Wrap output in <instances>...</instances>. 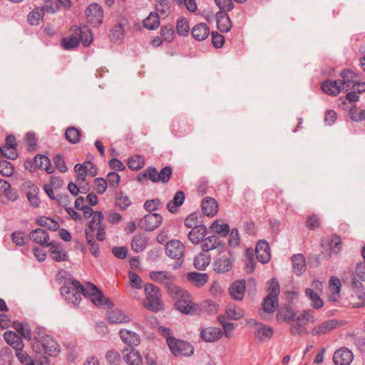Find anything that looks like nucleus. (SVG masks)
<instances>
[{
    "label": "nucleus",
    "mask_w": 365,
    "mask_h": 365,
    "mask_svg": "<svg viewBox=\"0 0 365 365\" xmlns=\"http://www.w3.org/2000/svg\"><path fill=\"white\" fill-rule=\"evenodd\" d=\"M175 306L180 312L191 315L200 314L202 312L208 314H215L218 311V305L214 301L206 299L200 304H196L187 292L183 299L176 301Z\"/></svg>",
    "instance_id": "nucleus-1"
},
{
    "label": "nucleus",
    "mask_w": 365,
    "mask_h": 365,
    "mask_svg": "<svg viewBox=\"0 0 365 365\" xmlns=\"http://www.w3.org/2000/svg\"><path fill=\"white\" fill-rule=\"evenodd\" d=\"M71 34L61 41V45L65 49H72L76 47L80 42L85 47L89 46L93 42V35L88 26L83 25L72 26L70 29Z\"/></svg>",
    "instance_id": "nucleus-2"
},
{
    "label": "nucleus",
    "mask_w": 365,
    "mask_h": 365,
    "mask_svg": "<svg viewBox=\"0 0 365 365\" xmlns=\"http://www.w3.org/2000/svg\"><path fill=\"white\" fill-rule=\"evenodd\" d=\"M149 276L153 281L164 284L170 297L177 301L183 299L184 295L187 293L186 290L174 284L175 277L168 272L153 271L150 272Z\"/></svg>",
    "instance_id": "nucleus-3"
},
{
    "label": "nucleus",
    "mask_w": 365,
    "mask_h": 365,
    "mask_svg": "<svg viewBox=\"0 0 365 365\" xmlns=\"http://www.w3.org/2000/svg\"><path fill=\"white\" fill-rule=\"evenodd\" d=\"M104 215L100 211H96L91 220L88 222L85 229L86 238L95 237L99 241H103L106 237V225L103 223Z\"/></svg>",
    "instance_id": "nucleus-4"
},
{
    "label": "nucleus",
    "mask_w": 365,
    "mask_h": 365,
    "mask_svg": "<svg viewBox=\"0 0 365 365\" xmlns=\"http://www.w3.org/2000/svg\"><path fill=\"white\" fill-rule=\"evenodd\" d=\"M34 339L36 340V352L51 356H55L58 354V346L51 336L38 334L37 336H34Z\"/></svg>",
    "instance_id": "nucleus-5"
},
{
    "label": "nucleus",
    "mask_w": 365,
    "mask_h": 365,
    "mask_svg": "<svg viewBox=\"0 0 365 365\" xmlns=\"http://www.w3.org/2000/svg\"><path fill=\"white\" fill-rule=\"evenodd\" d=\"M144 292L146 297L144 306L146 309L155 312L163 309V304L160 300L161 294L158 287L152 284H146L144 286Z\"/></svg>",
    "instance_id": "nucleus-6"
},
{
    "label": "nucleus",
    "mask_w": 365,
    "mask_h": 365,
    "mask_svg": "<svg viewBox=\"0 0 365 365\" xmlns=\"http://www.w3.org/2000/svg\"><path fill=\"white\" fill-rule=\"evenodd\" d=\"M279 294V284L273 278L269 281V294L264 299L263 309L267 313H273L278 306V295Z\"/></svg>",
    "instance_id": "nucleus-7"
},
{
    "label": "nucleus",
    "mask_w": 365,
    "mask_h": 365,
    "mask_svg": "<svg viewBox=\"0 0 365 365\" xmlns=\"http://www.w3.org/2000/svg\"><path fill=\"white\" fill-rule=\"evenodd\" d=\"M61 294L69 303L78 304L81 299V284L76 280L65 283L61 288Z\"/></svg>",
    "instance_id": "nucleus-8"
},
{
    "label": "nucleus",
    "mask_w": 365,
    "mask_h": 365,
    "mask_svg": "<svg viewBox=\"0 0 365 365\" xmlns=\"http://www.w3.org/2000/svg\"><path fill=\"white\" fill-rule=\"evenodd\" d=\"M167 344L175 356H189L193 354V346L187 341L168 336L167 337Z\"/></svg>",
    "instance_id": "nucleus-9"
},
{
    "label": "nucleus",
    "mask_w": 365,
    "mask_h": 365,
    "mask_svg": "<svg viewBox=\"0 0 365 365\" xmlns=\"http://www.w3.org/2000/svg\"><path fill=\"white\" fill-rule=\"evenodd\" d=\"M86 16L88 21L93 26H99L103 19L102 7L96 3L90 4L86 10Z\"/></svg>",
    "instance_id": "nucleus-10"
},
{
    "label": "nucleus",
    "mask_w": 365,
    "mask_h": 365,
    "mask_svg": "<svg viewBox=\"0 0 365 365\" xmlns=\"http://www.w3.org/2000/svg\"><path fill=\"white\" fill-rule=\"evenodd\" d=\"M166 255L172 259H181L185 253L184 245L178 240H172L166 243Z\"/></svg>",
    "instance_id": "nucleus-11"
},
{
    "label": "nucleus",
    "mask_w": 365,
    "mask_h": 365,
    "mask_svg": "<svg viewBox=\"0 0 365 365\" xmlns=\"http://www.w3.org/2000/svg\"><path fill=\"white\" fill-rule=\"evenodd\" d=\"M162 217L158 213H150L144 216L139 222V226L145 230L152 231L158 227L162 222Z\"/></svg>",
    "instance_id": "nucleus-12"
},
{
    "label": "nucleus",
    "mask_w": 365,
    "mask_h": 365,
    "mask_svg": "<svg viewBox=\"0 0 365 365\" xmlns=\"http://www.w3.org/2000/svg\"><path fill=\"white\" fill-rule=\"evenodd\" d=\"M119 336L120 340L128 345V348L138 346L141 341L140 336L138 333L127 329H120Z\"/></svg>",
    "instance_id": "nucleus-13"
},
{
    "label": "nucleus",
    "mask_w": 365,
    "mask_h": 365,
    "mask_svg": "<svg viewBox=\"0 0 365 365\" xmlns=\"http://www.w3.org/2000/svg\"><path fill=\"white\" fill-rule=\"evenodd\" d=\"M354 359V354L346 347H341L335 351L333 361L335 365H349Z\"/></svg>",
    "instance_id": "nucleus-14"
},
{
    "label": "nucleus",
    "mask_w": 365,
    "mask_h": 365,
    "mask_svg": "<svg viewBox=\"0 0 365 365\" xmlns=\"http://www.w3.org/2000/svg\"><path fill=\"white\" fill-rule=\"evenodd\" d=\"M339 324L337 319H329L322 323L316 325L312 329V334L313 336H320L329 333L336 328Z\"/></svg>",
    "instance_id": "nucleus-15"
},
{
    "label": "nucleus",
    "mask_w": 365,
    "mask_h": 365,
    "mask_svg": "<svg viewBox=\"0 0 365 365\" xmlns=\"http://www.w3.org/2000/svg\"><path fill=\"white\" fill-rule=\"evenodd\" d=\"M123 358L128 365H142L143 357L139 351L134 348L125 347L122 350Z\"/></svg>",
    "instance_id": "nucleus-16"
},
{
    "label": "nucleus",
    "mask_w": 365,
    "mask_h": 365,
    "mask_svg": "<svg viewBox=\"0 0 365 365\" xmlns=\"http://www.w3.org/2000/svg\"><path fill=\"white\" fill-rule=\"evenodd\" d=\"M255 253L259 262L262 264L269 262L271 258V255L268 242L265 240L259 241L256 245Z\"/></svg>",
    "instance_id": "nucleus-17"
},
{
    "label": "nucleus",
    "mask_w": 365,
    "mask_h": 365,
    "mask_svg": "<svg viewBox=\"0 0 365 365\" xmlns=\"http://www.w3.org/2000/svg\"><path fill=\"white\" fill-rule=\"evenodd\" d=\"M89 288L92 292L90 299L95 305H106L108 307H111L113 305L112 302L109 299L105 298L102 292L95 284H89L88 289Z\"/></svg>",
    "instance_id": "nucleus-18"
},
{
    "label": "nucleus",
    "mask_w": 365,
    "mask_h": 365,
    "mask_svg": "<svg viewBox=\"0 0 365 365\" xmlns=\"http://www.w3.org/2000/svg\"><path fill=\"white\" fill-rule=\"evenodd\" d=\"M340 76L341 78V80H340L341 83L346 91L351 89L353 85L356 83V81L359 78V76L356 73L349 69L341 71Z\"/></svg>",
    "instance_id": "nucleus-19"
},
{
    "label": "nucleus",
    "mask_w": 365,
    "mask_h": 365,
    "mask_svg": "<svg viewBox=\"0 0 365 365\" xmlns=\"http://www.w3.org/2000/svg\"><path fill=\"white\" fill-rule=\"evenodd\" d=\"M223 333L220 329L217 327H207L200 331V337L206 342H214L219 340Z\"/></svg>",
    "instance_id": "nucleus-20"
},
{
    "label": "nucleus",
    "mask_w": 365,
    "mask_h": 365,
    "mask_svg": "<svg viewBox=\"0 0 365 365\" xmlns=\"http://www.w3.org/2000/svg\"><path fill=\"white\" fill-rule=\"evenodd\" d=\"M245 289V280L242 279L233 282L229 289V292L233 299L240 301L244 297Z\"/></svg>",
    "instance_id": "nucleus-21"
},
{
    "label": "nucleus",
    "mask_w": 365,
    "mask_h": 365,
    "mask_svg": "<svg viewBox=\"0 0 365 365\" xmlns=\"http://www.w3.org/2000/svg\"><path fill=\"white\" fill-rule=\"evenodd\" d=\"M233 259L227 256H221L217 258L214 262V270L217 273H225L232 267Z\"/></svg>",
    "instance_id": "nucleus-22"
},
{
    "label": "nucleus",
    "mask_w": 365,
    "mask_h": 365,
    "mask_svg": "<svg viewBox=\"0 0 365 365\" xmlns=\"http://www.w3.org/2000/svg\"><path fill=\"white\" fill-rule=\"evenodd\" d=\"M321 88L325 93L331 96H336L341 91H344L340 80L325 81L322 83Z\"/></svg>",
    "instance_id": "nucleus-23"
},
{
    "label": "nucleus",
    "mask_w": 365,
    "mask_h": 365,
    "mask_svg": "<svg viewBox=\"0 0 365 365\" xmlns=\"http://www.w3.org/2000/svg\"><path fill=\"white\" fill-rule=\"evenodd\" d=\"M107 319L111 324H123L130 322L129 316L120 309L108 311L106 314Z\"/></svg>",
    "instance_id": "nucleus-24"
},
{
    "label": "nucleus",
    "mask_w": 365,
    "mask_h": 365,
    "mask_svg": "<svg viewBox=\"0 0 365 365\" xmlns=\"http://www.w3.org/2000/svg\"><path fill=\"white\" fill-rule=\"evenodd\" d=\"M4 339L8 344L12 346L16 352L23 349L24 343L21 338L12 331H7L4 334Z\"/></svg>",
    "instance_id": "nucleus-25"
},
{
    "label": "nucleus",
    "mask_w": 365,
    "mask_h": 365,
    "mask_svg": "<svg viewBox=\"0 0 365 365\" xmlns=\"http://www.w3.org/2000/svg\"><path fill=\"white\" fill-rule=\"evenodd\" d=\"M273 334L274 329L272 327L263 324L258 325V328L255 330V338L262 342L269 341Z\"/></svg>",
    "instance_id": "nucleus-26"
},
{
    "label": "nucleus",
    "mask_w": 365,
    "mask_h": 365,
    "mask_svg": "<svg viewBox=\"0 0 365 365\" xmlns=\"http://www.w3.org/2000/svg\"><path fill=\"white\" fill-rule=\"evenodd\" d=\"M217 29L221 32H228L232 28V21L227 13L218 11L216 14Z\"/></svg>",
    "instance_id": "nucleus-27"
},
{
    "label": "nucleus",
    "mask_w": 365,
    "mask_h": 365,
    "mask_svg": "<svg viewBox=\"0 0 365 365\" xmlns=\"http://www.w3.org/2000/svg\"><path fill=\"white\" fill-rule=\"evenodd\" d=\"M34 167L41 170H44L48 174L54 172L53 168L51 165L50 159L44 155H36L34 158Z\"/></svg>",
    "instance_id": "nucleus-28"
},
{
    "label": "nucleus",
    "mask_w": 365,
    "mask_h": 365,
    "mask_svg": "<svg viewBox=\"0 0 365 365\" xmlns=\"http://www.w3.org/2000/svg\"><path fill=\"white\" fill-rule=\"evenodd\" d=\"M201 207L204 215L212 217L217 212L218 203L212 197H206L202 200Z\"/></svg>",
    "instance_id": "nucleus-29"
},
{
    "label": "nucleus",
    "mask_w": 365,
    "mask_h": 365,
    "mask_svg": "<svg viewBox=\"0 0 365 365\" xmlns=\"http://www.w3.org/2000/svg\"><path fill=\"white\" fill-rule=\"evenodd\" d=\"M292 267L294 274L302 275L306 271L305 257L302 254H295L292 257Z\"/></svg>",
    "instance_id": "nucleus-30"
},
{
    "label": "nucleus",
    "mask_w": 365,
    "mask_h": 365,
    "mask_svg": "<svg viewBox=\"0 0 365 365\" xmlns=\"http://www.w3.org/2000/svg\"><path fill=\"white\" fill-rule=\"evenodd\" d=\"M30 237L35 242L44 247H48L51 242H48L49 236L46 231L42 229H36L30 233Z\"/></svg>",
    "instance_id": "nucleus-31"
},
{
    "label": "nucleus",
    "mask_w": 365,
    "mask_h": 365,
    "mask_svg": "<svg viewBox=\"0 0 365 365\" xmlns=\"http://www.w3.org/2000/svg\"><path fill=\"white\" fill-rule=\"evenodd\" d=\"M207 228L205 225H200L199 227H194L188 233V239L193 244L200 243L205 237Z\"/></svg>",
    "instance_id": "nucleus-32"
},
{
    "label": "nucleus",
    "mask_w": 365,
    "mask_h": 365,
    "mask_svg": "<svg viewBox=\"0 0 365 365\" xmlns=\"http://www.w3.org/2000/svg\"><path fill=\"white\" fill-rule=\"evenodd\" d=\"M192 37L197 41H203L210 34V28L205 23L196 24L191 30Z\"/></svg>",
    "instance_id": "nucleus-33"
},
{
    "label": "nucleus",
    "mask_w": 365,
    "mask_h": 365,
    "mask_svg": "<svg viewBox=\"0 0 365 365\" xmlns=\"http://www.w3.org/2000/svg\"><path fill=\"white\" fill-rule=\"evenodd\" d=\"M201 247L203 252L207 253L210 250L214 249L221 250L222 248L220 245L219 238L215 235H212L204 238Z\"/></svg>",
    "instance_id": "nucleus-34"
},
{
    "label": "nucleus",
    "mask_w": 365,
    "mask_h": 365,
    "mask_svg": "<svg viewBox=\"0 0 365 365\" xmlns=\"http://www.w3.org/2000/svg\"><path fill=\"white\" fill-rule=\"evenodd\" d=\"M48 247H50L49 252L55 261L62 262L66 260V252L63 250L59 244L51 242Z\"/></svg>",
    "instance_id": "nucleus-35"
},
{
    "label": "nucleus",
    "mask_w": 365,
    "mask_h": 365,
    "mask_svg": "<svg viewBox=\"0 0 365 365\" xmlns=\"http://www.w3.org/2000/svg\"><path fill=\"white\" fill-rule=\"evenodd\" d=\"M187 279L194 286L201 287L207 282L208 275L206 273L190 272Z\"/></svg>",
    "instance_id": "nucleus-36"
},
{
    "label": "nucleus",
    "mask_w": 365,
    "mask_h": 365,
    "mask_svg": "<svg viewBox=\"0 0 365 365\" xmlns=\"http://www.w3.org/2000/svg\"><path fill=\"white\" fill-rule=\"evenodd\" d=\"M148 244L145 237L142 235H135L131 240V249L133 252L138 253L145 250Z\"/></svg>",
    "instance_id": "nucleus-37"
},
{
    "label": "nucleus",
    "mask_w": 365,
    "mask_h": 365,
    "mask_svg": "<svg viewBox=\"0 0 365 365\" xmlns=\"http://www.w3.org/2000/svg\"><path fill=\"white\" fill-rule=\"evenodd\" d=\"M185 197V193L182 191H178L175 194L173 200L167 204V208L169 212L172 213L175 212L177 210V208L183 203Z\"/></svg>",
    "instance_id": "nucleus-38"
},
{
    "label": "nucleus",
    "mask_w": 365,
    "mask_h": 365,
    "mask_svg": "<svg viewBox=\"0 0 365 365\" xmlns=\"http://www.w3.org/2000/svg\"><path fill=\"white\" fill-rule=\"evenodd\" d=\"M210 256L207 253L202 252L195 257L193 265L196 269L203 270L210 264Z\"/></svg>",
    "instance_id": "nucleus-39"
},
{
    "label": "nucleus",
    "mask_w": 365,
    "mask_h": 365,
    "mask_svg": "<svg viewBox=\"0 0 365 365\" xmlns=\"http://www.w3.org/2000/svg\"><path fill=\"white\" fill-rule=\"evenodd\" d=\"M44 13L41 7L33 9L27 16V21L31 26H37L43 20Z\"/></svg>",
    "instance_id": "nucleus-40"
},
{
    "label": "nucleus",
    "mask_w": 365,
    "mask_h": 365,
    "mask_svg": "<svg viewBox=\"0 0 365 365\" xmlns=\"http://www.w3.org/2000/svg\"><path fill=\"white\" fill-rule=\"evenodd\" d=\"M226 315L230 319L239 320L245 315V311L236 306L230 304L226 308Z\"/></svg>",
    "instance_id": "nucleus-41"
},
{
    "label": "nucleus",
    "mask_w": 365,
    "mask_h": 365,
    "mask_svg": "<svg viewBox=\"0 0 365 365\" xmlns=\"http://www.w3.org/2000/svg\"><path fill=\"white\" fill-rule=\"evenodd\" d=\"M306 296L311 300V305L314 309H320L324 306L323 300L319 297V294L314 292L313 289H305Z\"/></svg>",
    "instance_id": "nucleus-42"
},
{
    "label": "nucleus",
    "mask_w": 365,
    "mask_h": 365,
    "mask_svg": "<svg viewBox=\"0 0 365 365\" xmlns=\"http://www.w3.org/2000/svg\"><path fill=\"white\" fill-rule=\"evenodd\" d=\"M159 14L155 12H150L148 16L143 20V26L149 30H154L159 26Z\"/></svg>",
    "instance_id": "nucleus-43"
},
{
    "label": "nucleus",
    "mask_w": 365,
    "mask_h": 365,
    "mask_svg": "<svg viewBox=\"0 0 365 365\" xmlns=\"http://www.w3.org/2000/svg\"><path fill=\"white\" fill-rule=\"evenodd\" d=\"M43 190L49 198L51 200H56L59 204L66 206L68 203H69L68 196L67 195H61L56 197L53 192L54 189L51 187L50 185H44Z\"/></svg>",
    "instance_id": "nucleus-44"
},
{
    "label": "nucleus",
    "mask_w": 365,
    "mask_h": 365,
    "mask_svg": "<svg viewBox=\"0 0 365 365\" xmlns=\"http://www.w3.org/2000/svg\"><path fill=\"white\" fill-rule=\"evenodd\" d=\"M81 132L76 127H69L66 130V139L71 144H76L80 142Z\"/></svg>",
    "instance_id": "nucleus-45"
},
{
    "label": "nucleus",
    "mask_w": 365,
    "mask_h": 365,
    "mask_svg": "<svg viewBox=\"0 0 365 365\" xmlns=\"http://www.w3.org/2000/svg\"><path fill=\"white\" fill-rule=\"evenodd\" d=\"M14 327L25 339L31 340L32 334L27 323L15 322H14Z\"/></svg>",
    "instance_id": "nucleus-46"
},
{
    "label": "nucleus",
    "mask_w": 365,
    "mask_h": 365,
    "mask_svg": "<svg viewBox=\"0 0 365 365\" xmlns=\"http://www.w3.org/2000/svg\"><path fill=\"white\" fill-rule=\"evenodd\" d=\"M176 29L178 35L187 36L190 31V25L188 20L185 17H180L176 23Z\"/></svg>",
    "instance_id": "nucleus-47"
},
{
    "label": "nucleus",
    "mask_w": 365,
    "mask_h": 365,
    "mask_svg": "<svg viewBox=\"0 0 365 365\" xmlns=\"http://www.w3.org/2000/svg\"><path fill=\"white\" fill-rule=\"evenodd\" d=\"M36 223L42 227H46L50 230L56 231L59 228L58 223L53 219L41 217L36 220Z\"/></svg>",
    "instance_id": "nucleus-48"
},
{
    "label": "nucleus",
    "mask_w": 365,
    "mask_h": 365,
    "mask_svg": "<svg viewBox=\"0 0 365 365\" xmlns=\"http://www.w3.org/2000/svg\"><path fill=\"white\" fill-rule=\"evenodd\" d=\"M297 321V318L290 324V333L293 336L302 335L307 333L306 327Z\"/></svg>",
    "instance_id": "nucleus-49"
},
{
    "label": "nucleus",
    "mask_w": 365,
    "mask_h": 365,
    "mask_svg": "<svg viewBox=\"0 0 365 365\" xmlns=\"http://www.w3.org/2000/svg\"><path fill=\"white\" fill-rule=\"evenodd\" d=\"M144 164V158L141 155H134L130 158L128 161V166L133 170H140Z\"/></svg>",
    "instance_id": "nucleus-50"
},
{
    "label": "nucleus",
    "mask_w": 365,
    "mask_h": 365,
    "mask_svg": "<svg viewBox=\"0 0 365 365\" xmlns=\"http://www.w3.org/2000/svg\"><path fill=\"white\" fill-rule=\"evenodd\" d=\"M245 262L246 272L248 273H252L255 270L256 266L252 250L247 249L246 250Z\"/></svg>",
    "instance_id": "nucleus-51"
},
{
    "label": "nucleus",
    "mask_w": 365,
    "mask_h": 365,
    "mask_svg": "<svg viewBox=\"0 0 365 365\" xmlns=\"http://www.w3.org/2000/svg\"><path fill=\"white\" fill-rule=\"evenodd\" d=\"M160 35L162 38L167 42H171L175 38V31L173 26L166 25L161 27Z\"/></svg>",
    "instance_id": "nucleus-52"
},
{
    "label": "nucleus",
    "mask_w": 365,
    "mask_h": 365,
    "mask_svg": "<svg viewBox=\"0 0 365 365\" xmlns=\"http://www.w3.org/2000/svg\"><path fill=\"white\" fill-rule=\"evenodd\" d=\"M210 229L215 233H217L221 236H226L230 232V226L227 224H220L217 221L214 222Z\"/></svg>",
    "instance_id": "nucleus-53"
},
{
    "label": "nucleus",
    "mask_w": 365,
    "mask_h": 365,
    "mask_svg": "<svg viewBox=\"0 0 365 365\" xmlns=\"http://www.w3.org/2000/svg\"><path fill=\"white\" fill-rule=\"evenodd\" d=\"M155 9L158 14L166 16L170 14V4L168 0H158L155 4Z\"/></svg>",
    "instance_id": "nucleus-54"
},
{
    "label": "nucleus",
    "mask_w": 365,
    "mask_h": 365,
    "mask_svg": "<svg viewBox=\"0 0 365 365\" xmlns=\"http://www.w3.org/2000/svg\"><path fill=\"white\" fill-rule=\"evenodd\" d=\"M130 203L129 197L123 192H120L116 195L115 205L120 210H125L130 206Z\"/></svg>",
    "instance_id": "nucleus-55"
},
{
    "label": "nucleus",
    "mask_w": 365,
    "mask_h": 365,
    "mask_svg": "<svg viewBox=\"0 0 365 365\" xmlns=\"http://www.w3.org/2000/svg\"><path fill=\"white\" fill-rule=\"evenodd\" d=\"M14 168L11 163L3 160L0 161V173L5 177H10L13 175Z\"/></svg>",
    "instance_id": "nucleus-56"
},
{
    "label": "nucleus",
    "mask_w": 365,
    "mask_h": 365,
    "mask_svg": "<svg viewBox=\"0 0 365 365\" xmlns=\"http://www.w3.org/2000/svg\"><path fill=\"white\" fill-rule=\"evenodd\" d=\"M341 287L339 279L336 277H331L329 282V291L333 294V298L335 300V295H339Z\"/></svg>",
    "instance_id": "nucleus-57"
},
{
    "label": "nucleus",
    "mask_w": 365,
    "mask_h": 365,
    "mask_svg": "<svg viewBox=\"0 0 365 365\" xmlns=\"http://www.w3.org/2000/svg\"><path fill=\"white\" fill-rule=\"evenodd\" d=\"M130 286L133 288L140 289L143 287V280L138 274L134 272H129L128 274Z\"/></svg>",
    "instance_id": "nucleus-58"
},
{
    "label": "nucleus",
    "mask_w": 365,
    "mask_h": 365,
    "mask_svg": "<svg viewBox=\"0 0 365 365\" xmlns=\"http://www.w3.org/2000/svg\"><path fill=\"white\" fill-rule=\"evenodd\" d=\"M74 170L77 174L76 180L80 184L81 182H84L87 175L86 165L84 163H78L75 165Z\"/></svg>",
    "instance_id": "nucleus-59"
},
{
    "label": "nucleus",
    "mask_w": 365,
    "mask_h": 365,
    "mask_svg": "<svg viewBox=\"0 0 365 365\" xmlns=\"http://www.w3.org/2000/svg\"><path fill=\"white\" fill-rule=\"evenodd\" d=\"M53 163L56 169L61 173H65L68 171L64 158L62 155L58 154L53 158Z\"/></svg>",
    "instance_id": "nucleus-60"
},
{
    "label": "nucleus",
    "mask_w": 365,
    "mask_h": 365,
    "mask_svg": "<svg viewBox=\"0 0 365 365\" xmlns=\"http://www.w3.org/2000/svg\"><path fill=\"white\" fill-rule=\"evenodd\" d=\"M106 361L113 365H118L120 362V354L115 350H109L106 354Z\"/></svg>",
    "instance_id": "nucleus-61"
},
{
    "label": "nucleus",
    "mask_w": 365,
    "mask_h": 365,
    "mask_svg": "<svg viewBox=\"0 0 365 365\" xmlns=\"http://www.w3.org/2000/svg\"><path fill=\"white\" fill-rule=\"evenodd\" d=\"M21 190L24 191L26 196L31 195V194H38V188L36 185H35L31 181H25L21 185Z\"/></svg>",
    "instance_id": "nucleus-62"
},
{
    "label": "nucleus",
    "mask_w": 365,
    "mask_h": 365,
    "mask_svg": "<svg viewBox=\"0 0 365 365\" xmlns=\"http://www.w3.org/2000/svg\"><path fill=\"white\" fill-rule=\"evenodd\" d=\"M41 8L42 9L44 14L45 12L53 14L58 10L59 6L56 1L48 0L45 2L44 5Z\"/></svg>",
    "instance_id": "nucleus-63"
},
{
    "label": "nucleus",
    "mask_w": 365,
    "mask_h": 365,
    "mask_svg": "<svg viewBox=\"0 0 365 365\" xmlns=\"http://www.w3.org/2000/svg\"><path fill=\"white\" fill-rule=\"evenodd\" d=\"M16 356L21 364L24 365H35L34 360L23 349L16 352Z\"/></svg>",
    "instance_id": "nucleus-64"
}]
</instances>
